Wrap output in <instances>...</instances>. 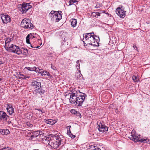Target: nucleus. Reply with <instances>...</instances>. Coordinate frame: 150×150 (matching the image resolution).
Returning <instances> with one entry per match:
<instances>
[{"instance_id":"cd10ccee","label":"nucleus","mask_w":150,"mask_h":150,"mask_svg":"<svg viewBox=\"0 0 150 150\" xmlns=\"http://www.w3.org/2000/svg\"><path fill=\"white\" fill-rule=\"evenodd\" d=\"M71 127V126L70 125H69L68 126H67V134L68 135H70V134H71V132L70 131V128Z\"/></svg>"},{"instance_id":"f257e3e1","label":"nucleus","mask_w":150,"mask_h":150,"mask_svg":"<svg viewBox=\"0 0 150 150\" xmlns=\"http://www.w3.org/2000/svg\"><path fill=\"white\" fill-rule=\"evenodd\" d=\"M71 93H69L68 95H70L69 101L71 103L75 104L78 106H81L82 104L85 100L87 96L84 93L80 91L74 93V91H71Z\"/></svg>"},{"instance_id":"7c9ffc66","label":"nucleus","mask_w":150,"mask_h":150,"mask_svg":"<svg viewBox=\"0 0 150 150\" xmlns=\"http://www.w3.org/2000/svg\"><path fill=\"white\" fill-rule=\"evenodd\" d=\"M56 12H58V11H54L53 10L50 13L49 16L51 17H52V16L55 14Z\"/></svg>"},{"instance_id":"bb28decb","label":"nucleus","mask_w":150,"mask_h":150,"mask_svg":"<svg viewBox=\"0 0 150 150\" xmlns=\"http://www.w3.org/2000/svg\"><path fill=\"white\" fill-rule=\"evenodd\" d=\"M79 0H70L69 2V5L71 6L74 3L78 2L79 1Z\"/></svg>"},{"instance_id":"c03bdc74","label":"nucleus","mask_w":150,"mask_h":150,"mask_svg":"<svg viewBox=\"0 0 150 150\" xmlns=\"http://www.w3.org/2000/svg\"><path fill=\"white\" fill-rule=\"evenodd\" d=\"M26 42L27 43H28V35L26 37Z\"/></svg>"},{"instance_id":"2f4dec72","label":"nucleus","mask_w":150,"mask_h":150,"mask_svg":"<svg viewBox=\"0 0 150 150\" xmlns=\"http://www.w3.org/2000/svg\"><path fill=\"white\" fill-rule=\"evenodd\" d=\"M34 27H35L34 25L32 24L31 23H30V24L29 23V28L33 29Z\"/></svg>"},{"instance_id":"393cba45","label":"nucleus","mask_w":150,"mask_h":150,"mask_svg":"<svg viewBox=\"0 0 150 150\" xmlns=\"http://www.w3.org/2000/svg\"><path fill=\"white\" fill-rule=\"evenodd\" d=\"M81 60H79L76 61V67L77 68V70H79V69H80V64L79 63V62H81Z\"/></svg>"},{"instance_id":"603ef678","label":"nucleus","mask_w":150,"mask_h":150,"mask_svg":"<svg viewBox=\"0 0 150 150\" xmlns=\"http://www.w3.org/2000/svg\"><path fill=\"white\" fill-rule=\"evenodd\" d=\"M39 47V46H37V47H35V48H38Z\"/></svg>"},{"instance_id":"37998d69","label":"nucleus","mask_w":150,"mask_h":150,"mask_svg":"<svg viewBox=\"0 0 150 150\" xmlns=\"http://www.w3.org/2000/svg\"><path fill=\"white\" fill-rule=\"evenodd\" d=\"M33 116V114L30 113V114L29 117V118H31Z\"/></svg>"},{"instance_id":"8fccbe9b","label":"nucleus","mask_w":150,"mask_h":150,"mask_svg":"<svg viewBox=\"0 0 150 150\" xmlns=\"http://www.w3.org/2000/svg\"><path fill=\"white\" fill-rule=\"evenodd\" d=\"M40 111L42 112V113H44V112L43 111V110H40Z\"/></svg>"},{"instance_id":"20e7f679","label":"nucleus","mask_w":150,"mask_h":150,"mask_svg":"<svg viewBox=\"0 0 150 150\" xmlns=\"http://www.w3.org/2000/svg\"><path fill=\"white\" fill-rule=\"evenodd\" d=\"M35 126L32 124L29 123V139L30 140H34L36 137L38 136L40 133L38 131H32L35 129Z\"/></svg>"},{"instance_id":"1a4fd4ad","label":"nucleus","mask_w":150,"mask_h":150,"mask_svg":"<svg viewBox=\"0 0 150 150\" xmlns=\"http://www.w3.org/2000/svg\"><path fill=\"white\" fill-rule=\"evenodd\" d=\"M1 18L3 23L4 24H6L9 22L11 21L10 17L6 13L2 14L1 16Z\"/></svg>"},{"instance_id":"a18cd8bd","label":"nucleus","mask_w":150,"mask_h":150,"mask_svg":"<svg viewBox=\"0 0 150 150\" xmlns=\"http://www.w3.org/2000/svg\"><path fill=\"white\" fill-rule=\"evenodd\" d=\"M30 43L29 44H30V46L32 48H35V47H34L32 46V45L31 44V42H30Z\"/></svg>"},{"instance_id":"ea45409f","label":"nucleus","mask_w":150,"mask_h":150,"mask_svg":"<svg viewBox=\"0 0 150 150\" xmlns=\"http://www.w3.org/2000/svg\"><path fill=\"white\" fill-rule=\"evenodd\" d=\"M96 16L97 17H98V16H100V13H99L98 12H96Z\"/></svg>"},{"instance_id":"864d4df0","label":"nucleus","mask_w":150,"mask_h":150,"mask_svg":"<svg viewBox=\"0 0 150 150\" xmlns=\"http://www.w3.org/2000/svg\"><path fill=\"white\" fill-rule=\"evenodd\" d=\"M33 150H39L38 149H33Z\"/></svg>"},{"instance_id":"49530a36","label":"nucleus","mask_w":150,"mask_h":150,"mask_svg":"<svg viewBox=\"0 0 150 150\" xmlns=\"http://www.w3.org/2000/svg\"><path fill=\"white\" fill-rule=\"evenodd\" d=\"M4 62H3V61L2 60H0V64H3Z\"/></svg>"},{"instance_id":"09e8293b","label":"nucleus","mask_w":150,"mask_h":150,"mask_svg":"<svg viewBox=\"0 0 150 150\" xmlns=\"http://www.w3.org/2000/svg\"><path fill=\"white\" fill-rule=\"evenodd\" d=\"M21 76H23V77H21V78H23V79H24V78L25 79L26 78L25 76L24 75H23V74H22Z\"/></svg>"},{"instance_id":"c85d7f7f","label":"nucleus","mask_w":150,"mask_h":150,"mask_svg":"<svg viewBox=\"0 0 150 150\" xmlns=\"http://www.w3.org/2000/svg\"><path fill=\"white\" fill-rule=\"evenodd\" d=\"M132 78L133 81L135 82H137L138 81V80L137 77L135 75H133L132 76Z\"/></svg>"},{"instance_id":"de8ad7c7","label":"nucleus","mask_w":150,"mask_h":150,"mask_svg":"<svg viewBox=\"0 0 150 150\" xmlns=\"http://www.w3.org/2000/svg\"><path fill=\"white\" fill-rule=\"evenodd\" d=\"M29 3V4L30 5H32V6H33V5H34V4H33V3H32V2H30Z\"/></svg>"},{"instance_id":"4468645a","label":"nucleus","mask_w":150,"mask_h":150,"mask_svg":"<svg viewBox=\"0 0 150 150\" xmlns=\"http://www.w3.org/2000/svg\"><path fill=\"white\" fill-rule=\"evenodd\" d=\"M98 130L102 132H105L108 131V127L106 126L105 125L100 123L98 125Z\"/></svg>"},{"instance_id":"9b49d317","label":"nucleus","mask_w":150,"mask_h":150,"mask_svg":"<svg viewBox=\"0 0 150 150\" xmlns=\"http://www.w3.org/2000/svg\"><path fill=\"white\" fill-rule=\"evenodd\" d=\"M132 140L136 142H144L147 140V139H143L142 138H141L140 137L141 136L140 135L138 136L135 135H132Z\"/></svg>"},{"instance_id":"4c0bfd02","label":"nucleus","mask_w":150,"mask_h":150,"mask_svg":"<svg viewBox=\"0 0 150 150\" xmlns=\"http://www.w3.org/2000/svg\"><path fill=\"white\" fill-rule=\"evenodd\" d=\"M32 5H30L29 4V10H30L31 11L32 10Z\"/></svg>"},{"instance_id":"6e6552de","label":"nucleus","mask_w":150,"mask_h":150,"mask_svg":"<svg viewBox=\"0 0 150 150\" xmlns=\"http://www.w3.org/2000/svg\"><path fill=\"white\" fill-rule=\"evenodd\" d=\"M27 3H24L23 4L18 5V10L19 11L22 13H25L28 10V7Z\"/></svg>"},{"instance_id":"423d86ee","label":"nucleus","mask_w":150,"mask_h":150,"mask_svg":"<svg viewBox=\"0 0 150 150\" xmlns=\"http://www.w3.org/2000/svg\"><path fill=\"white\" fill-rule=\"evenodd\" d=\"M55 139L56 140L55 141L51 142H50L48 144L52 148L56 149L58 148L59 146L61 144V139L59 137V138L58 139Z\"/></svg>"},{"instance_id":"6ab92c4d","label":"nucleus","mask_w":150,"mask_h":150,"mask_svg":"<svg viewBox=\"0 0 150 150\" xmlns=\"http://www.w3.org/2000/svg\"><path fill=\"white\" fill-rule=\"evenodd\" d=\"M88 150H101V149L98 148L97 146L92 145L90 146L88 148Z\"/></svg>"},{"instance_id":"473e14b6","label":"nucleus","mask_w":150,"mask_h":150,"mask_svg":"<svg viewBox=\"0 0 150 150\" xmlns=\"http://www.w3.org/2000/svg\"><path fill=\"white\" fill-rule=\"evenodd\" d=\"M75 115H76L77 116H78L80 118H81V115L79 111H77V112H76V113Z\"/></svg>"},{"instance_id":"dca6fc26","label":"nucleus","mask_w":150,"mask_h":150,"mask_svg":"<svg viewBox=\"0 0 150 150\" xmlns=\"http://www.w3.org/2000/svg\"><path fill=\"white\" fill-rule=\"evenodd\" d=\"M8 106L6 108L7 112L10 115L14 113V109L12 105L10 104H7Z\"/></svg>"},{"instance_id":"c9c22d12","label":"nucleus","mask_w":150,"mask_h":150,"mask_svg":"<svg viewBox=\"0 0 150 150\" xmlns=\"http://www.w3.org/2000/svg\"><path fill=\"white\" fill-rule=\"evenodd\" d=\"M0 150H12L11 149H10L8 147H7V148H5L2 149Z\"/></svg>"},{"instance_id":"0eeeda50","label":"nucleus","mask_w":150,"mask_h":150,"mask_svg":"<svg viewBox=\"0 0 150 150\" xmlns=\"http://www.w3.org/2000/svg\"><path fill=\"white\" fill-rule=\"evenodd\" d=\"M61 13L62 11H59L58 12H56L55 14L52 16L51 20L55 22H59L62 18Z\"/></svg>"},{"instance_id":"f3484780","label":"nucleus","mask_w":150,"mask_h":150,"mask_svg":"<svg viewBox=\"0 0 150 150\" xmlns=\"http://www.w3.org/2000/svg\"><path fill=\"white\" fill-rule=\"evenodd\" d=\"M44 121L45 123L47 124H49L51 125H53L56 122L55 120H54L52 119H45Z\"/></svg>"},{"instance_id":"c756f323","label":"nucleus","mask_w":150,"mask_h":150,"mask_svg":"<svg viewBox=\"0 0 150 150\" xmlns=\"http://www.w3.org/2000/svg\"><path fill=\"white\" fill-rule=\"evenodd\" d=\"M102 6L101 3H97L96 5L95 6V8H100Z\"/></svg>"},{"instance_id":"7ed1b4c3","label":"nucleus","mask_w":150,"mask_h":150,"mask_svg":"<svg viewBox=\"0 0 150 150\" xmlns=\"http://www.w3.org/2000/svg\"><path fill=\"white\" fill-rule=\"evenodd\" d=\"M29 88H30V91H29V92L33 91V90L31 89V88H33L34 91L36 93H38L40 94H43L45 93V90L42 89L41 83L40 82L33 81L31 83Z\"/></svg>"},{"instance_id":"e433bc0d","label":"nucleus","mask_w":150,"mask_h":150,"mask_svg":"<svg viewBox=\"0 0 150 150\" xmlns=\"http://www.w3.org/2000/svg\"><path fill=\"white\" fill-rule=\"evenodd\" d=\"M44 73L46 74V75H47L48 76H50V73L48 72H47V71H45Z\"/></svg>"},{"instance_id":"5fc2aeb1","label":"nucleus","mask_w":150,"mask_h":150,"mask_svg":"<svg viewBox=\"0 0 150 150\" xmlns=\"http://www.w3.org/2000/svg\"><path fill=\"white\" fill-rule=\"evenodd\" d=\"M30 13H29V14H30Z\"/></svg>"},{"instance_id":"72a5a7b5","label":"nucleus","mask_w":150,"mask_h":150,"mask_svg":"<svg viewBox=\"0 0 150 150\" xmlns=\"http://www.w3.org/2000/svg\"><path fill=\"white\" fill-rule=\"evenodd\" d=\"M77 111L75 110L74 109H72L71 110V112L72 113L74 114V115L76 114V112H77Z\"/></svg>"},{"instance_id":"4be33fe9","label":"nucleus","mask_w":150,"mask_h":150,"mask_svg":"<svg viewBox=\"0 0 150 150\" xmlns=\"http://www.w3.org/2000/svg\"><path fill=\"white\" fill-rule=\"evenodd\" d=\"M37 72H38L39 74H41L42 76L45 77L46 75V74L44 73L45 71H44L43 69H39L38 68L37 70H36Z\"/></svg>"},{"instance_id":"a19ab883","label":"nucleus","mask_w":150,"mask_h":150,"mask_svg":"<svg viewBox=\"0 0 150 150\" xmlns=\"http://www.w3.org/2000/svg\"><path fill=\"white\" fill-rule=\"evenodd\" d=\"M79 79H83V77L82 76V75L81 74H79Z\"/></svg>"},{"instance_id":"f704fd0d","label":"nucleus","mask_w":150,"mask_h":150,"mask_svg":"<svg viewBox=\"0 0 150 150\" xmlns=\"http://www.w3.org/2000/svg\"><path fill=\"white\" fill-rule=\"evenodd\" d=\"M96 13L95 12H93L92 13V16L93 17H95L96 18H98V17L96 16Z\"/></svg>"},{"instance_id":"412c9836","label":"nucleus","mask_w":150,"mask_h":150,"mask_svg":"<svg viewBox=\"0 0 150 150\" xmlns=\"http://www.w3.org/2000/svg\"><path fill=\"white\" fill-rule=\"evenodd\" d=\"M71 25L72 27H74L76 26L77 23L76 19L74 18L71 19Z\"/></svg>"},{"instance_id":"9d476101","label":"nucleus","mask_w":150,"mask_h":150,"mask_svg":"<svg viewBox=\"0 0 150 150\" xmlns=\"http://www.w3.org/2000/svg\"><path fill=\"white\" fill-rule=\"evenodd\" d=\"M126 11L121 8L118 7L116 9V13L120 18H123L125 16Z\"/></svg>"},{"instance_id":"58836bf2","label":"nucleus","mask_w":150,"mask_h":150,"mask_svg":"<svg viewBox=\"0 0 150 150\" xmlns=\"http://www.w3.org/2000/svg\"><path fill=\"white\" fill-rule=\"evenodd\" d=\"M69 137L72 138H75L76 137L75 135H73L71 133V134H70V135H69Z\"/></svg>"},{"instance_id":"3c124183","label":"nucleus","mask_w":150,"mask_h":150,"mask_svg":"<svg viewBox=\"0 0 150 150\" xmlns=\"http://www.w3.org/2000/svg\"><path fill=\"white\" fill-rule=\"evenodd\" d=\"M79 71V72L80 73V74H81V71H80V70L79 69V70H78Z\"/></svg>"},{"instance_id":"f8f14e48","label":"nucleus","mask_w":150,"mask_h":150,"mask_svg":"<svg viewBox=\"0 0 150 150\" xmlns=\"http://www.w3.org/2000/svg\"><path fill=\"white\" fill-rule=\"evenodd\" d=\"M9 117L4 112L0 111V122H5L7 121V118Z\"/></svg>"},{"instance_id":"a878e982","label":"nucleus","mask_w":150,"mask_h":150,"mask_svg":"<svg viewBox=\"0 0 150 150\" xmlns=\"http://www.w3.org/2000/svg\"><path fill=\"white\" fill-rule=\"evenodd\" d=\"M38 68L36 67H29V71H35L37 72L36 70H37Z\"/></svg>"},{"instance_id":"79ce46f5","label":"nucleus","mask_w":150,"mask_h":150,"mask_svg":"<svg viewBox=\"0 0 150 150\" xmlns=\"http://www.w3.org/2000/svg\"><path fill=\"white\" fill-rule=\"evenodd\" d=\"M133 47L134 48V49L137 50V51H138L137 50L138 48L137 47L136 45H134L133 46Z\"/></svg>"},{"instance_id":"a211bd4d","label":"nucleus","mask_w":150,"mask_h":150,"mask_svg":"<svg viewBox=\"0 0 150 150\" xmlns=\"http://www.w3.org/2000/svg\"><path fill=\"white\" fill-rule=\"evenodd\" d=\"M10 133L8 129H0V133L2 135H6Z\"/></svg>"},{"instance_id":"aec40b11","label":"nucleus","mask_w":150,"mask_h":150,"mask_svg":"<svg viewBox=\"0 0 150 150\" xmlns=\"http://www.w3.org/2000/svg\"><path fill=\"white\" fill-rule=\"evenodd\" d=\"M11 39L10 38H8L5 41V45L6 48H7L10 45L12 44L11 42Z\"/></svg>"},{"instance_id":"39448f33","label":"nucleus","mask_w":150,"mask_h":150,"mask_svg":"<svg viewBox=\"0 0 150 150\" xmlns=\"http://www.w3.org/2000/svg\"><path fill=\"white\" fill-rule=\"evenodd\" d=\"M5 48L7 51L9 52L16 53L18 54H20L22 52L19 47L13 44L10 45L8 47Z\"/></svg>"},{"instance_id":"b1692460","label":"nucleus","mask_w":150,"mask_h":150,"mask_svg":"<svg viewBox=\"0 0 150 150\" xmlns=\"http://www.w3.org/2000/svg\"><path fill=\"white\" fill-rule=\"evenodd\" d=\"M22 52L21 53H23V54L25 55H27L28 53V50L26 48H23L21 50Z\"/></svg>"},{"instance_id":"ddd939ff","label":"nucleus","mask_w":150,"mask_h":150,"mask_svg":"<svg viewBox=\"0 0 150 150\" xmlns=\"http://www.w3.org/2000/svg\"><path fill=\"white\" fill-rule=\"evenodd\" d=\"M59 138V136L57 135L51 134L50 135V137H45L43 139L47 142H50V141L54 140L55 139H58Z\"/></svg>"},{"instance_id":"f03ea898","label":"nucleus","mask_w":150,"mask_h":150,"mask_svg":"<svg viewBox=\"0 0 150 150\" xmlns=\"http://www.w3.org/2000/svg\"><path fill=\"white\" fill-rule=\"evenodd\" d=\"M83 41L84 43L86 44L85 42L88 44L91 45L93 46H98L99 40H96L95 38L96 35H94L93 32L84 34L83 35ZM97 38V37L96 36Z\"/></svg>"},{"instance_id":"5701e85b","label":"nucleus","mask_w":150,"mask_h":150,"mask_svg":"<svg viewBox=\"0 0 150 150\" xmlns=\"http://www.w3.org/2000/svg\"><path fill=\"white\" fill-rule=\"evenodd\" d=\"M36 34L35 33L34 34L33 33H30L29 34V44L30 43V40L31 39H32L35 38L36 36Z\"/></svg>"},{"instance_id":"2eb2a0df","label":"nucleus","mask_w":150,"mask_h":150,"mask_svg":"<svg viewBox=\"0 0 150 150\" xmlns=\"http://www.w3.org/2000/svg\"><path fill=\"white\" fill-rule=\"evenodd\" d=\"M21 26L24 28H28V19L24 18L21 23Z\"/></svg>"}]
</instances>
